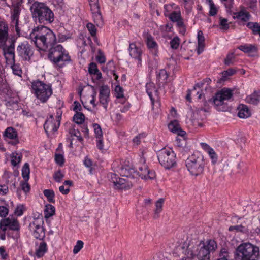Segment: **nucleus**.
Instances as JSON below:
<instances>
[{
    "label": "nucleus",
    "instance_id": "obj_1",
    "mask_svg": "<svg viewBox=\"0 0 260 260\" xmlns=\"http://www.w3.org/2000/svg\"><path fill=\"white\" fill-rule=\"evenodd\" d=\"M32 42L39 50L46 51L56 43L54 33L49 28L41 25L33 28L29 35Z\"/></svg>",
    "mask_w": 260,
    "mask_h": 260
},
{
    "label": "nucleus",
    "instance_id": "obj_2",
    "mask_svg": "<svg viewBox=\"0 0 260 260\" xmlns=\"http://www.w3.org/2000/svg\"><path fill=\"white\" fill-rule=\"evenodd\" d=\"M33 18L41 24L51 23L54 20V14L44 3L34 2L30 8Z\"/></svg>",
    "mask_w": 260,
    "mask_h": 260
},
{
    "label": "nucleus",
    "instance_id": "obj_3",
    "mask_svg": "<svg viewBox=\"0 0 260 260\" xmlns=\"http://www.w3.org/2000/svg\"><path fill=\"white\" fill-rule=\"evenodd\" d=\"M236 260H259L260 249L250 242L240 244L236 249Z\"/></svg>",
    "mask_w": 260,
    "mask_h": 260
},
{
    "label": "nucleus",
    "instance_id": "obj_4",
    "mask_svg": "<svg viewBox=\"0 0 260 260\" xmlns=\"http://www.w3.org/2000/svg\"><path fill=\"white\" fill-rule=\"evenodd\" d=\"M48 57L54 65L59 68H62L71 60L68 52L61 45L51 48Z\"/></svg>",
    "mask_w": 260,
    "mask_h": 260
},
{
    "label": "nucleus",
    "instance_id": "obj_5",
    "mask_svg": "<svg viewBox=\"0 0 260 260\" xmlns=\"http://www.w3.org/2000/svg\"><path fill=\"white\" fill-rule=\"evenodd\" d=\"M233 18L237 20V22L239 25H246L251 31L252 35L260 34V22L249 21L251 15L248 11L244 8L241 9L238 12H234Z\"/></svg>",
    "mask_w": 260,
    "mask_h": 260
},
{
    "label": "nucleus",
    "instance_id": "obj_6",
    "mask_svg": "<svg viewBox=\"0 0 260 260\" xmlns=\"http://www.w3.org/2000/svg\"><path fill=\"white\" fill-rule=\"evenodd\" d=\"M32 92L41 103H46L53 93L51 86L37 80L31 83Z\"/></svg>",
    "mask_w": 260,
    "mask_h": 260
},
{
    "label": "nucleus",
    "instance_id": "obj_7",
    "mask_svg": "<svg viewBox=\"0 0 260 260\" xmlns=\"http://www.w3.org/2000/svg\"><path fill=\"white\" fill-rule=\"evenodd\" d=\"M217 248V244L214 240H208L206 242H200L196 248V256L198 260H210V253Z\"/></svg>",
    "mask_w": 260,
    "mask_h": 260
},
{
    "label": "nucleus",
    "instance_id": "obj_8",
    "mask_svg": "<svg viewBox=\"0 0 260 260\" xmlns=\"http://www.w3.org/2000/svg\"><path fill=\"white\" fill-rule=\"evenodd\" d=\"M186 166L191 175L197 176L202 174L205 167L203 157L201 155H192L186 160Z\"/></svg>",
    "mask_w": 260,
    "mask_h": 260
},
{
    "label": "nucleus",
    "instance_id": "obj_9",
    "mask_svg": "<svg viewBox=\"0 0 260 260\" xmlns=\"http://www.w3.org/2000/svg\"><path fill=\"white\" fill-rule=\"evenodd\" d=\"M232 95V90L223 89L216 94L213 100L210 99L209 102L214 104L218 111H225L228 110V107L225 101L231 99Z\"/></svg>",
    "mask_w": 260,
    "mask_h": 260
},
{
    "label": "nucleus",
    "instance_id": "obj_10",
    "mask_svg": "<svg viewBox=\"0 0 260 260\" xmlns=\"http://www.w3.org/2000/svg\"><path fill=\"white\" fill-rule=\"evenodd\" d=\"M158 159L161 165L166 169H170L175 164V154L171 150L161 149L158 153Z\"/></svg>",
    "mask_w": 260,
    "mask_h": 260
},
{
    "label": "nucleus",
    "instance_id": "obj_11",
    "mask_svg": "<svg viewBox=\"0 0 260 260\" xmlns=\"http://www.w3.org/2000/svg\"><path fill=\"white\" fill-rule=\"evenodd\" d=\"M133 172L134 174L133 177H136V175H138L142 179L146 180H152L155 178L156 175L155 172L151 171L148 165L143 161V163L139 165L138 169L136 171L132 169L131 173Z\"/></svg>",
    "mask_w": 260,
    "mask_h": 260
},
{
    "label": "nucleus",
    "instance_id": "obj_12",
    "mask_svg": "<svg viewBox=\"0 0 260 260\" xmlns=\"http://www.w3.org/2000/svg\"><path fill=\"white\" fill-rule=\"evenodd\" d=\"M42 219L34 218L29 224V228L32 232L34 237L38 239L42 240L45 237V231L42 224Z\"/></svg>",
    "mask_w": 260,
    "mask_h": 260
},
{
    "label": "nucleus",
    "instance_id": "obj_13",
    "mask_svg": "<svg viewBox=\"0 0 260 260\" xmlns=\"http://www.w3.org/2000/svg\"><path fill=\"white\" fill-rule=\"evenodd\" d=\"M60 117L58 116L54 119L53 115H50L44 124V128L47 134L56 132L60 125Z\"/></svg>",
    "mask_w": 260,
    "mask_h": 260
},
{
    "label": "nucleus",
    "instance_id": "obj_14",
    "mask_svg": "<svg viewBox=\"0 0 260 260\" xmlns=\"http://www.w3.org/2000/svg\"><path fill=\"white\" fill-rule=\"evenodd\" d=\"M95 23L98 26L103 25L102 17L100 12L98 0H88Z\"/></svg>",
    "mask_w": 260,
    "mask_h": 260
},
{
    "label": "nucleus",
    "instance_id": "obj_15",
    "mask_svg": "<svg viewBox=\"0 0 260 260\" xmlns=\"http://www.w3.org/2000/svg\"><path fill=\"white\" fill-rule=\"evenodd\" d=\"M112 182L113 183L116 188L118 189H128L132 186V184L129 182L127 176V179L119 178L115 174L111 176Z\"/></svg>",
    "mask_w": 260,
    "mask_h": 260
},
{
    "label": "nucleus",
    "instance_id": "obj_16",
    "mask_svg": "<svg viewBox=\"0 0 260 260\" xmlns=\"http://www.w3.org/2000/svg\"><path fill=\"white\" fill-rule=\"evenodd\" d=\"M19 56L25 60H29L33 55V52L30 45L27 42L21 43L17 49Z\"/></svg>",
    "mask_w": 260,
    "mask_h": 260
},
{
    "label": "nucleus",
    "instance_id": "obj_17",
    "mask_svg": "<svg viewBox=\"0 0 260 260\" xmlns=\"http://www.w3.org/2000/svg\"><path fill=\"white\" fill-rule=\"evenodd\" d=\"M0 224L7 229L9 228L10 230L15 231H19L20 230V225L17 219L13 216L2 219L0 220Z\"/></svg>",
    "mask_w": 260,
    "mask_h": 260
},
{
    "label": "nucleus",
    "instance_id": "obj_18",
    "mask_svg": "<svg viewBox=\"0 0 260 260\" xmlns=\"http://www.w3.org/2000/svg\"><path fill=\"white\" fill-rule=\"evenodd\" d=\"M13 10L11 13V23L15 27L16 32L18 34L20 29L18 27L19 18L21 11V4L20 3H16L13 6Z\"/></svg>",
    "mask_w": 260,
    "mask_h": 260
},
{
    "label": "nucleus",
    "instance_id": "obj_19",
    "mask_svg": "<svg viewBox=\"0 0 260 260\" xmlns=\"http://www.w3.org/2000/svg\"><path fill=\"white\" fill-rule=\"evenodd\" d=\"M110 89L107 86H102L100 88L99 102L106 110L109 102Z\"/></svg>",
    "mask_w": 260,
    "mask_h": 260
},
{
    "label": "nucleus",
    "instance_id": "obj_20",
    "mask_svg": "<svg viewBox=\"0 0 260 260\" xmlns=\"http://www.w3.org/2000/svg\"><path fill=\"white\" fill-rule=\"evenodd\" d=\"M8 38V26L5 22L0 21V48L6 46Z\"/></svg>",
    "mask_w": 260,
    "mask_h": 260
},
{
    "label": "nucleus",
    "instance_id": "obj_21",
    "mask_svg": "<svg viewBox=\"0 0 260 260\" xmlns=\"http://www.w3.org/2000/svg\"><path fill=\"white\" fill-rule=\"evenodd\" d=\"M128 50L131 57L138 59L139 62L141 61L142 50L141 48L137 47L135 43H131L129 45Z\"/></svg>",
    "mask_w": 260,
    "mask_h": 260
},
{
    "label": "nucleus",
    "instance_id": "obj_22",
    "mask_svg": "<svg viewBox=\"0 0 260 260\" xmlns=\"http://www.w3.org/2000/svg\"><path fill=\"white\" fill-rule=\"evenodd\" d=\"M14 46V44L12 43L8 47H3L5 58L10 62H15Z\"/></svg>",
    "mask_w": 260,
    "mask_h": 260
},
{
    "label": "nucleus",
    "instance_id": "obj_23",
    "mask_svg": "<svg viewBox=\"0 0 260 260\" xmlns=\"http://www.w3.org/2000/svg\"><path fill=\"white\" fill-rule=\"evenodd\" d=\"M165 16L168 17L171 21L175 22L176 25L183 22L180 10L173 11L170 14L165 13Z\"/></svg>",
    "mask_w": 260,
    "mask_h": 260
},
{
    "label": "nucleus",
    "instance_id": "obj_24",
    "mask_svg": "<svg viewBox=\"0 0 260 260\" xmlns=\"http://www.w3.org/2000/svg\"><path fill=\"white\" fill-rule=\"evenodd\" d=\"M247 103L257 105L260 102V91H254L245 99Z\"/></svg>",
    "mask_w": 260,
    "mask_h": 260
},
{
    "label": "nucleus",
    "instance_id": "obj_25",
    "mask_svg": "<svg viewBox=\"0 0 260 260\" xmlns=\"http://www.w3.org/2000/svg\"><path fill=\"white\" fill-rule=\"evenodd\" d=\"M197 246L188 245L187 246H183L181 247L182 252L186 256L187 258H193L196 256V248Z\"/></svg>",
    "mask_w": 260,
    "mask_h": 260
},
{
    "label": "nucleus",
    "instance_id": "obj_26",
    "mask_svg": "<svg viewBox=\"0 0 260 260\" xmlns=\"http://www.w3.org/2000/svg\"><path fill=\"white\" fill-rule=\"evenodd\" d=\"M238 116L241 118H247L250 116L251 112L246 105H240L238 108Z\"/></svg>",
    "mask_w": 260,
    "mask_h": 260
},
{
    "label": "nucleus",
    "instance_id": "obj_27",
    "mask_svg": "<svg viewBox=\"0 0 260 260\" xmlns=\"http://www.w3.org/2000/svg\"><path fill=\"white\" fill-rule=\"evenodd\" d=\"M238 48L242 51L248 54L256 53L257 51V47L254 44L240 45Z\"/></svg>",
    "mask_w": 260,
    "mask_h": 260
},
{
    "label": "nucleus",
    "instance_id": "obj_28",
    "mask_svg": "<svg viewBox=\"0 0 260 260\" xmlns=\"http://www.w3.org/2000/svg\"><path fill=\"white\" fill-rule=\"evenodd\" d=\"M198 44L197 52L200 54L202 52L205 47V37L201 30H199L198 32Z\"/></svg>",
    "mask_w": 260,
    "mask_h": 260
},
{
    "label": "nucleus",
    "instance_id": "obj_29",
    "mask_svg": "<svg viewBox=\"0 0 260 260\" xmlns=\"http://www.w3.org/2000/svg\"><path fill=\"white\" fill-rule=\"evenodd\" d=\"M47 251V247L46 243L44 241H41L36 250L35 255L38 258H40L44 255Z\"/></svg>",
    "mask_w": 260,
    "mask_h": 260
},
{
    "label": "nucleus",
    "instance_id": "obj_30",
    "mask_svg": "<svg viewBox=\"0 0 260 260\" xmlns=\"http://www.w3.org/2000/svg\"><path fill=\"white\" fill-rule=\"evenodd\" d=\"M88 72L90 74H93L97 80H99L102 78V74L99 70L97 65L95 63L92 62L89 65Z\"/></svg>",
    "mask_w": 260,
    "mask_h": 260
},
{
    "label": "nucleus",
    "instance_id": "obj_31",
    "mask_svg": "<svg viewBox=\"0 0 260 260\" xmlns=\"http://www.w3.org/2000/svg\"><path fill=\"white\" fill-rule=\"evenodd\" d=\"M165 200L163 198L159 199L155 204V208L154 210V218H157L159 216L160 213L162 210V207Z\"/></svg>",
    "mask_w": 260,
    "mask_h": 260
},
{
    "label": "nucleus",
    "instance_id": "obj_32",
    "mask_svg": "<svg viewBox=\"0 0 260 260\" xmlns=\"http://www.w3.org/2000/svg\"><path fill=\"white\" fill-rule=\"evenodd\" d=\"M202 145L210 156L212 162L213 164L216 163L217 161V155L215 151L206 144L202 143Z\"/></svg>",
    "mask_w": 260,
    "mask_h": 260
},
{
    "label": "nucleus",
    "instance_id": "obj_33",
    "mask_svg": "<svg viewBox=\"0 0 260 260\" xmlns=\"http://www.w3.org/2000/svg\"><path fill=\"white\" fill-rule=\"evenodd\" d=\"M146 91L149 96L150 97L152 103H153L154 99L153 98V93H156L157 90L155 87V85L152 82L147 83L146 85Z\"/></svg>",
    "mask_w": 260,
    "mask_h": 260
},
{
    "label": "nucleus",
    "instance_id": "obj_34",
    "mask_svg": "<svg viewBox=\"0 0 260 260\" xmlns=\"http://www.w3.org/2000/svg\"><path fill=\"white\" fill-rule=\"evenodd\" d=\"M146 44L149 49H155L157 47V44L154 38L150 34L146 35Z\"/></svg>",
    "mask_w": 260,
    "mask_h": 260
},
{
    "label": "nucleus",
    "instance_id": "obj_35",
    "mask_svg": "<svg viewBox=\"0 0 260 260\" xmlns=\"http://www.w3.org/2000/svg\"><path fill=\"white\" fill-rule=\"evenodd\" d=\"M55 213V207L50 204H47L45 206L44 210V216L46 218H48L53 216Z\"/></svg>",
    "mask_w": 260,
    "mask_h": 260
},
{
    "label": "nucleus",
    "instance_id": "obj_36",
    "mask_svg": "<svg viewBox=\"0 0 260 260\" xmlns=\"http://www.w3.org/2000/svg\"><path fill=\"white\" fill-rule=\"evenodd\" d=\"M22 155L16 152H14L11 155V164L13 166H16L20 162L22 159Z\"/></svg>",
    "mask_w": 260,
    "mask_h": 260
},
{
    "label": "nucleus",
    "instance_id": "obj_37",
    "mask_svg": "<svg viewBox=\"0 0 260 260\" xmlns=\"http://www.w3.org/2000/svg\"><path fill=\"white\" fill-rule=\"evenodd\" d=\"M4 135L10 139H15L17 138V132L12 127H8L6 129Z\"/></svg>",
    "mask_w": 260,
    "mask_h": 260
},
{
    "label": "nucleus",
    "instance_id": "obj_38",
    "mask_svg": "<svg viewBox=\"0 0 260 260\" xmlns=\"http://www.w3.org/2000/svg\"><path fill=\"white\" fill-rule=\"evenodd\" d=\"M43 193L44 195L47 198L49 202L53 203L55 202V194L53 190L45 189L43 191Z\"/></svg>",
    "mask_w": 260,
    "mask_h": 260
},
{
    "label": "nucleus",
    "instance_id": "obj_39",
    "mask_svg": "<svg viewBox=\"0 0 260 260\" xmlns=\"http://www.w3.org/2000/svg\"><path fill=\"white\" fill-rule=\"evenodd\" d=\"M30 169L28 163H25L22 169V175L25 181H28L29 178Z\"/></svg>",
    "mask_w": 260,
    "mask_h": 260
},
{
    "label": "nucleus",
    "instance_id": "obj_40",
    "mask_svg": "<svg viewBox=\"0 0 260 260\" xmlns=\"http://www.w3.org/2000/svg\"><path fill=\"white\" fill-rule=\"evenodd\" d=\"M73 121L78 124H82L85 120V116L82 113L77 112L73 117Z\"/></svg>",
    "mask_w": 260,
    "mask_h": 260
},
{
    "label": "nucleus",
    "instance_id": "obj_41",
    "mask_svg": "<svg viewBox=\"0 0 260 260\" xmlns=\"http://www.w3.org/2000/svg\"><path fill=\"white\" fill-rule=\"evenodd\" d=\"M168 128L171 132L176 133L178 132L180 127L177 120H173L169 124Z\"/></svg>",
    "mask_w": 260,
    "mask_h": 260
},
{
    "label": "nucleus",
    "instance_id": "obj_42",
    "mask_svg": "<svg viewBox=\"0 0 260 260\" xmlns=\"http://www.w3.org/2000/svg\"><path fill=\"white\" fill-rule=\"evenodd\" d=\"M94 131L95 135V137L97 139L103 138V132L101 126L97 123L93 124Z\"/></svg>",
    "mask_w": 260,
    "mask_h": 260
},
{
    "label": "nucleus",
    "instance_id": "obj_43",
    "mask_svg": "<svg viewBox=\"0 0 260 260\" xmlns=\"http://www.w3.org/2000/svg\"><path fill=\"white\" fill-rule=\"evenodd\" d=\"M11 63H13V64L11 66V68L13 71V73L18 76H21L22 74V70L21 68L20 67L19 64L15 63V62H10Z\"/></svg>",
    "mask_w": 260,
    "mask_h": 260
},
{
    "label": "nucleus",
    "instance_id": "obj_44",
    "mask_svg": "<svg viewBox=\"0 0 260 260\" xmlns=\"http://www.w3.org/2000/svg\"><path fill=\"white\" fill-rule=\"evenodd\" d=\"M229 249L227 248L224 247L221 249L219 254V258H222L225 259H229L230 258Z\"/></svg>",
    "mask_w": 260,
    "mask_h": 260
},
{
    "label": "nucleus",
    "instance_id": "obj_45",
    "mask_svg": "<svg viewBox=\"0 0 260 260\" xmlns=\"http://www.w3.org/2000/svg\"><path fill=\"white\" fill-rule=\"evenodd\" d=\"M171 48L176 49L180 44V39L178 37H175L170 42Z\"/></svg>",
    "mask_w": 260,
    "mask_h": 260
},
{
    "label": "nucleus",
    "instance_id": "obj_46",
    "mask_svg": "<svg viewBox=\"0 0 260 260\" xmlns=\"http://www.w3.org/2000/svg\"><path fill=\"white\" fill-rule=\"evenodd\" d=\"M219 24L221 29L227 30L229 28V23L228 22V19L220 17L219 18Z\"/></svg>",
    "mask_w": 260,
    "mask_h": 260
},
{
    "label": "nucleus",
    "instance_id": "obj_47",
    "mask_svg": "<svg viewBox=\"0 0 260 260\" xmlns=\"http://www.w3.org/2000/svg\"><path fill=\"white\" fill-rule=\"evenodd\" d=\"M208 3L210 6V15L211 16H215L217 12V9L212 0H208Z\"/></svg>",
    "mask_w": 260,
    "mask_h": 260
},
{
    "label": "nucleus",
    "instance_id": "obj_48",
    "mask_svg": "<svg viewBox=\"0 0 260 260\" xmlns=\"http://www.w3.org/2000/svg\"><path fill=\"white\" fill-rule=\"evenodd\" d=\"M84 243L81 240H78L76 244L74 247L73 249V253L74 254L78 253L81 249L83 247Z\"/></svg>",
    "mask_w": 260,
    "mask_h": 260
},
{
    "label": "nucleus",
    "instance_id": "obj_49",
    "mask_svg": "<svg viewBox=\"0 0 260 260\" xmlns=\"http://www.w3.org/2000/svg\"><path fill=\"white\" fill-rule=\"evenodd\" d=\"M88 31L92 37H94L96 35L97 29L95 26L91 23H88L86 26Z\"/></svg>",
    "mask_w": 260,
    "mask_h": 260
},
{
    "label": "nucleus",
    "instance_id": "obj_50",
    "mask_svg": "<svg viewBox=\"0 0 260 260\" xmlns=\"http://www.w3.org/2000/svg\"><path fill=\"white\" fill-rule=\"evenodd\" d=\"M64 177V175L61 172L60 170L55 172L53 174V178L57 182H60Z\"/></svg>",
    "mask_w": 260,
    "mask_h": 260
},
{
    "label": "nucleus",
    "instance_id": "obj_51",
    "mask_svg": "<svg viewBox=\"0 0 260 260\" xmlns=\"http://www.w3.org/2000/svg\"><path fill=\"white\" fill-rule=\"evenodd\" d=\"M115 95L117 98H121L123 96V89L120 86H116L115 88Z\"/></svg>",
    "mask_w": 260,
    "mask_h": 260
},
{
    "label": "nucleus",
    "instance_id": "obj_52",
    "mask_svg": "<svg viewBox=\"0 0 260 260\" xmlns=\"http://www.w3.org/2000/svg\"><path fill=\"white\" fill-rule=\"evenodd\" d=\"M97 61L100 63H103L106 61V58L105 56L103 53V52L101 51V50L99 49L98 50V54L96 57Z\"/></svg>",
    "mask_w": 260,
    "mask_h": 260
},
{
    "label": "nucleus",
    "instance_id": "obj_53",
    "mask_svg": "<svg viewBox=\"0 0 260 260\" xmlns=\"http://www.w3.org/2000/svg\"><path fill=\"white\" fill-rule=\"evenodd\" d=\"M9 213V209L5 206H0V216L2 217H6Z\"/></svg>",
    "mask_w": 260,
    "mask_h": 260
},
{
    "label": "nucleus",
    "instance_id": "obj_54",
    "mask_svg": "<svg viewBox=\"0 0 260 260\" xmlns=\"http://www.w3.org/2000/svg\"><path fill=\"white\" fill-rule=\"evenodd\" d=\"M176 25L179 29V32L182 35H184L186 32V28L184 23V21L180 23L179 24H178Z\"/></svg>",
    "mask_w": 260,
    "mask_h": 260
},
{
    "label": "nucleus",
    "instance_id": "obj_55",
    "mask_svg": "<svg viewBox=\"0 0 260 260\" xmlns=\"http://www.w3.org/2000/svg\"><path fill=\"white\" fill-rule=\"evenodd\" d=\"M27 182L25 181L20 183L21 189L25 193L28 192L30 190V185Z\"/></svg>",
    "mask_w": 260,
    "mask_h": 260
},
{
    "label": "nucleus",
    "instance_id": "obj_56",
    "mask_svg": "<svg viewBox=\"0 0 260 260\" xmlns=\"http://www.w3.org/2000/svg\"><path fill=\"white\" fill-rule=\"evenodd\" d=\"M168 74L166 70H160L159 74L158 75V77L160 80L162 81H165L168 78Z\"/></svg>",
    "mask_w": 260,
    "mask_h": 260
},
{
    "label": "nucleus",
    "instance_id": "obj_57",
    "mask_svg": "<svg viewBox=\"0 0 260 260\" xmlns=\"http://www.w3.org/2000/svg\"><path fill=\"white\" fill-rule=\"evenodd\" d=\"M84 164L85 166L88 168H90V173L91 174L92 173V160L89 158L88 157H85L84 161Z\"/></svg>",
    "mask_w": 260,
    "mask_h": 260
},
{
    "label": "nucleus",
    "instance_id": "obj_58",
    "mask_svg": "<svg viewBox=\"0 0 260 260\" xmlns=\"http://www.w3.org/2000/svg\"><path fill=\"white\" fill-rule=\"evenodd\" d=\"M24 206L23 205H19L17 207L15 210V213L17 216H21L23 214L24 211Z\"/></svg>",
    "mask_w": 260,
    "mask_h": 260
},
{
    "label": "nucleus",
    "instance_id": "obj_59",
    "mask_svg": "<svg viewBox=\"0 0 260 260\" xmlns=\"http://www.w3.org/2000/svg\"><path fill=\"white\" fill-rule=\"evenodd\" d=\"M7 229L0 224V239L4 240L6 239V232Z\"/></svg>",
    "mask_w": 260,
    "mask_h": 260
},
{
    "label": "nucleus",
    "instance_id": "obj_60",
    "mask_svg": "<svg viewBox=\"0 0 260 260\" xmlns=\"http://www.w3.org/2000/svg\"><path fill=\"white\" fill-rule=\"evenodd\" d=\"M57 164L62 165L64 162V158L61 154H56L55 157Z\"/></svg>",
    "mask_w": 260,
    "mask_h": 260
},
{
    "label": "nucleus",
    "instance_id": "obj_61",
    "mask_svg": "<svg viewBox=\"0 0 260 260\" xmlns=\"http://www.w3.org/2000/svg\"><path fill=\"white\" fill-rule=\"evenodd\" d=\"M234 58V56L233 54H229L226 58L225 59V64L226 65H229L233 63V60Z\"/></svg>",
    "mask_w": 260,
    "mask_h": 260
},
{
    "label": "nucleus",
    "instance_id": "obj_62",
    "mask_svg": "<svg viewBox=\"0 0 260 260\" xmlns=\"http://www.w3.org/2000/svg\"><path fill=\"white\" fill-rule=\"evenodd\" d=\"M235 70L232 69H229L226 71H225L223 72V77H227L228 76H232L235 73Z\"/></svg>",
    "mask_w": 260,
    "mask_h": 260
},
{
    "label": "nucleus",
    "instance_id": "obj_63",
    "mask_svg": "<svg viewBox=\"0 0 260 260\" xmlns=\"http://www.w3.org/2000/svg\"><path fill=\"white\" fill-rule=\"evenodd\" d=\"M9 191L8 187L6 185H0V195H6Z\"/></svg>",
    "mask_w": 260,
    "mask_h": 260
},
{
    "label": "nucleus",
    "instance_id": "obj_64",
    "mask_svg": "<svg viewBox=\"0 0 260 260\" xmlns=\"http://www.w3.org/2000/svg\"><path fill=\"white\" fill-rule=\"evenodd\" d=\"M192 125L195 127L196 128H197L198 127H202L203 124L201 121H199L198 120L196 119V118H193L192 120Z\"/></svg>",
    "mask_w": 260,
    "mask_h": 260
}]
</instances>
